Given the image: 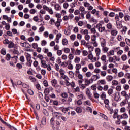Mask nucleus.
<instances>
[{"label":"nucleus","instance_id":"obj_27","mask_svg":"<svg viewBox=\"0 0 130 130\" xmlns=\"http://www.w3.org/2000/svg\"><path fill=\"white\" fill-rule=\"evenodd\" d=\"M79 11H80L81 13H84V14H87V12L85 11V7H84L83 6L80 7Z\"/></svg>","mask_w":130,"mask_h":130},{"label":"nucleus","instance_id":"obj_46","mask_svg":"<svg viewBox=\"0 0 130 130\" xmlns=\"http://www.w3.org/2000/svg\"><path fill=\"white\" fill-rule=\"evenodd\" d=\"M117 39L118 41H122L123 40V37L121 35H118Z\"/></svg>","mask_w":130,"mask_h":130},{"label":"nucleus","instance_id":"obj_59","mask_svg":"<svg viewBox=\"0 0 130 130\" xmlns=\"http://www.w3.org/2000/svg\"><path fill=\"white\" fill-rule=\"evenodd\" d=\"M82 55L83 56H87V55H88V51L86 50H83L82 51Z\"/></svg>","mask_w":130,"mask_h":130},{"label":"nucleus","instance_id":"obj_61","mask_svg":"<svg viewBox=\"0 0 130 130\" xmlns=\"http://www.w3.org/2000/svg\"><path fill=\"white\" fill-rule=\"evenodd\" d=\"M50 122H51V124L52 125H53H53H54V123H55V122H54V117H53L51 119V120H50Z\"/></svg>","mask_w":130,"mask_h":130},{"label":"nucleus","instance_id":"obj_3","mask_svg":"<svg viewBox=\"0 0 130 130\" xmlns=\"http://www.w3.org/2000/svg\"><path fill=\"white\" fill-rule=\"evenodd\" d=\"M26 59L28 62L27 63V66L31 67V66H32V60H31V55L30 54L27 53Z\"/></svg>","mask_w":130,"mask_h":130},{"label":"nucleus","instance_id":"obj_17","mask_svg":"<svg viewBox=\"0 0 130 130\" xmlns=\"http://www.w3.org/2000/svg\"><path fill=\"white\" fill-rule=\"evenodd\" d=\"M121 118H123V119H127L128 118V114L126 113H124L121 115Z\"/></svg>","mask_w":130,"mask_h":130},{"label":"nucleus","instance_id":"obj_20","mask_svg":"<svg viewBox=\"0 0 130 130\" xmlns=\"http://www.w3.org/2000/svg\"><path fill=\"white\" fill-rule=\"evenodd\" d=\"M114 92V91H113V89L112 88H109L107 91V93L109 96L113 95Z\"/></svg>","mask_w":130,"mask_h":130},{"label":"nucleus","instance_id":"obj_35","mask_svg":"<svg viewBox=\"0 0 130 130\" xmlns=\"http://www.w3.org/2000/svg\"><path fill=\"white\" fill-rule=\"evenodd\" d=\"M59 73L61 75V77L64 76V74H66V71H64V70L63 69H60L59 70Z\"/></svg>","mask_w":130,"mask_h":130},{"label":"nucleus","instance_id":"obj_39","mask_svg":"<svg viewBox=\"0 0 130 130\" xmlns=\"http://www.w3.org/2000/svg\"><path fill=\"white\" fill-rule=\"evenodd\" d=\"M86 86H88L87 85V84H80V85H79V87H80V89H81V90H84V89H86Z\"/></svg>","mask_w":130,"mask_h":130},{"label":"nucleus","instance_id":"obj_62","mask_svg":"<svg viewBox=\"0 0 130 130\" xmlns=\"http://www.w3.org/2000/svg\"><path fill=\"white\" fill-rule=\"evenodd\" d=\"M62 19L63 21H69V20H70L69 16L68 15L64 16Z\"/></svg>","mask_w":130,"mask_h":130},{"label":"nucleus","instance_id":"obj_58","mask_svg":"<svg viewBox=\"0 0 130 130\" xmlns=\"http://www.w3.org/2000/svg\"><path fill=\"white\" fill-rule=\"evenodd\" d=\"M76 111L77 113H82V109L80 107H78L76 108Z\"/></svg>","mask_w":130,"mask_h":130},{"label":"nucleus","instance_id":"obj_34","mask_svg":"<svg viewBox=\"0 0 130 130\" xmlns=\"http://www.w3.org/2000/svg\"><path fill=\"white\" fill-rule=\"evenodd\" d=\"M112 86H117L118 85V81L117 80H113L111 82Z\"/></svg>","mask_w":130,"mask_h":130},{"label":"nucleus","instance_id":"obj_13","mask_svg":"<svg viewBox=\"0 0 130 130\" xmlns=\"http://www.w3.org/2000/svg\"><path fill=\"white\" fill-rule=\"evenodd\" d=\"M13 47H14V48H17L18 46L17 45H15V44L12 42H10L8 45V48H12Z\"/></svg>","mask_w":130,"mask_h":130},{"label":"nucleus","instance_id":"obj_40","mask_svg":"<svg viewBox=\"0 0 130 130\" xmlns=\"http://www.w3.org/2000/svg\"><path fill=\"white\" fill-rule=\"evenodd\" d=\"M60 96L62 97V98H68V93L62 92L61 93Z\"/></svg>","mask_w":130,"mask_h":130},{"label":"nucleus","instance_id":"obj_37","mask_svg":"<svg viewBox=\"0 0 130 130\" xmlns=\"http://www.w3.org/2000/svg\"><path fill=\"white\" fill-rule=\"evenodd\" d=\"M41 104H42V105H43V106L44 107H46L47 106V103L43 100L41 101Z\"/></svg>","mask_w":130,"mask_h":130},{"label":"nucleus","instance_id":"obj_57","mask_svg":"<svg viewBox=\"0 0 130 130\" xmlns=\"http://www.w3.org/2000/svg\"><path fill=\"white\" fill-rule=\"evenodd\" d=\"M121 90V86L117 85L116 87V91H117L118 92H119V91H120Z\"/></svg>","mask_w":130,"mask_h":130},{"label":"nucleus","instance_id":"obj_51","mask_svg":"<svg viewBox=\"0 0 130 130\" xmlns=\"http://www.w3.org/2000/svg\"><path fill=\"white\" fill-rule=\"evenodd\" d=\"M68 58L70 59V60L74 59V55H73L72 53L69 54L68 55Z\"/></svg>","mask_w":130,"mask_h":130},{"label":"nucleus","instance_id":"obj_32","mask_svg":"<svg viewBox=\"0 0 130 130\" xmlns=\"http://www.w3.org/2000/svg\"><path fill=\"white\" fill-rule=\"evenodd\" d=\"M124 19L126 22H128V21H130V16L127 14H125L124 17Z\"/></svg>","mask_w":130,"mask_h":130},{"label":"nucleus","instance_id":"obj_43","mask_svg":"<svg viewBox=\"0 0 130 130\" xmlns=\"http://www.w3.org/2000/svg\"><path fill=\"white\" fill-rule=\"evenodd\" d=\"M5 29L6 30H7V31H9V30L11 29V26L10 25V23H7L5 25Z\"/></svg>","mask_w":130,"mask_h":130},{"label":"nucleus","instance_id":"obj_8","mask_svg":"<svg viewBox=\"0 0 130 130\" xmlns=\"http://www.w3.org/2000/svg\"><path fill=\"white\" fill-rule=\"evenodd\" d=\"M104 103L105 104V107L107 109H110V106H109V100L106 99L104 100Z\"/></svg>","mask_w":130,"mask_h":130},{"label":"nucleus","instance_id":"obj_14","mask_svg":"<svg viewBox=\"0 0 130 130\" xmlns=\"http://www.w3.org/2000/svg\"><path fill=\"white\" fill-rule=\"evenodd\" d=\"M128 102V100L125 99L120 103V106H125L126 104H127Z\"/></svg>","mask_w":130,"mask_h":130},{"label":"nucleus","instance_id":"obj_11","mask_svg":"<svg viewBox=\"0 0 130 130\" xmlns=\"http://www.w3.org/2000/svg\"><path fill=\"white\" fill-rule=\"evenodd\" d=\"M47 55L48 57L50 58V60H52V61H54L55 59L54 57L52 56V53L49 52L48 53H47Z\"/></svg>","mask_w":130,"mask_h":130},{"label":"nucleus","instance_id":"obj_52","mask_svg":"<svg viewBox=\"0 0 130 130\" xmlns=\"http://www.w3.org/2000/svg\"><path fill=\"white\" fill-rule=\"evenodd\" d=\"M106 27L107 28V29H112V24L111 23H108L107 24Z\"/></svg>","mask_w":130,"mask_h":130},{"label":"nucleus","instance_id":"obj_49","mask_svg":"<svg viewBox=\"0 0 130 130\" xmlns=\"http://www.w3.org/2000/svg\"><path fill=\"white\" fill-rule=\"evenodd\" d=\"M70 39L72 41H74L76 39V35L73 34L70 36Z\"/></svg>","mask_w":130,"mask_h":130},{"label":"nucleus","instance_id":"obj_55","mask_svg":"<svg viewBox=\"0 0 130 130\" xmlns=\"http://www.w3.org/2000/svg\"><path fill=\"white\" fill-rule=\"evenodd\" d=\"M75 55H81V50L77 49L75 53Z\"/></svg>","mask_w":130,"mask_h":130},{"label":"nucleus","instance_id":"obj_60","mask_svg":"<svg viewBox=\"0 0 130 130\" xmlns=\"http://www.w3.org/2000/svg\"><path fill=\"white\" fill-rule=\"evenodd\" d=\"M70 51L71 50H70V49H69L68 48H64V52H65L66 53H70Z\"/></svg>","mask_w":130,"mask_h":130},{"label":"nucleus","instance_id":"obj_50","mask_svg":"<svg viewBox=\"0 0 130 130\" xmlns=\"http://www.w3.org/2000/svg\"><path fill=\"white\" fill-rule=\"evenodd\" d=\"M44 69H47L49 72L51 71V66L50 64H47L45 67H44Z\"/></svg>","mask_w":130,"mask_h":130},{"label":"nucleus","instance_id":"obj_31","mask_svg":"<svg viewBox=\"0 0 130 130\" xmlns=\"http://www.w3.org/2000/svg\"><path fill=\"white\" fill-rule=\"evenodd\" d=\"M51 84L53 87H55L56 85H57V80L53 79L51 81Z\"/></svg>","mask_w":130,"mask_h":130},{"label":"nucleus","instance_id":"obj_41","mask_svg":"<svg viewBox=\"0 0 130 130\" xmlns=\"http://www.w3.org/2000/svg\"><path fill=\"white\" fill-rule=\"evenodd\" d=\"M62 43L63 45H67L68 43V40L67 39H63L62 40Z\"/></svg>","mask_w":130,"mask_h":130},{"label":"nucleus","instance_id":"obj_48","mask_svg":"<svg viewBox=\"0 0 130 130\" xmlns=\"http://www.w3.org/2000/svg\"><path fill=\"white\" fill-rule=\"evenodd\" d=\"M32 47L34 49H36L37 48V47H38V44L36 43H34L32 44Z\"/></svg>","mask_w":130,"mask_h":130},{"label":"nucleus","instance_id":"obj_21","mask_svg":"<svg viewBox=\"0 0 130 130\" xmlns=\"http://www.w3.org/2000/svg\"><path fill=\"white\" fill-rule=\"evenodd\" d=\"M62 21V20H61V19L58 18L57 21L55 23V26L56 27H59V26H60V23H61Z\"/></svg>","mask_w":130,"mask_h":130},{"label":"nucleus","instance_id":"obj_44","mask_svg":"<svg viewBox=\"0 0 130 130\" xmlns=\"http://www.w3.org/2000/svg\"><path fill=\"white\" fill-rule=\"evenodd\" d=\"M42 46H45L47 44V42L45 40H42L41 42Z\"/></svg>","mask_w":130,"mask_h":130},{"label":"nucleus","instance_id":"obj_47","mask_svg":"<svg viewBox=\"0 0 130 130\" xmlns=\"http://www.w3.org/2000/svg\"><path fill=\"white\" fill-rule=\"evenodd\" d=\"M90 31L92 34H96V33H97V30H96V29L94 27L90 29Z\"/></svg>","mask_w":130,"mask_h":130},{"label":"nucleus","instance_id":"obj_53","mask_svg":"<svg viewBox=\"0 0 130 130\" xmlns=\"http://www.w3.org/2000/svg\"><path fill=\"white\" fill-rule=\"evenodd\" d=\"M13 53L14 54H17V55H19V54H20L19 51H18V49H13Z\"/></svg>","mask_w":130,"mask_h":130},{"label":"nucleus","instance_id":"obj_2","mask_svg":"<svg viewBox=\"0 0 130 130\" xmlns=\"http://www.w3.org/2000/svg\"><path fill=\"white\" fill-rule=\"evenodd\" d=\"M87 57L90 60H91V62H95V61H97V57H94L92 53L89 54Z\"/></svg>","mask_w":130,"mask_h":130},{"label":"nucleus","instance_id":"obj_10","mask_svg":"<svg viewBox=\"0 0 130 130\" xmlns=\"http://www.w3.org/2000/svg\"><path fill=\"white\" fill-rule=\"evenodd\" d=\"M21 46L22 47H25V48H29L30 45L28 43H20Z\"/></svg>","mask_w":130,"mask_h":130},{"label":"nucleus","instance_id":"obj_22","mask_svg":"<svg viewBox=\"0 0 130 130\" xmlns=\"http://www.w3.org/2000/svg\"><path fill=\"white\" fill-rule=\"evenodd\" d=\"M108 50H109V48L106 47V46H104V47H102V51L105 53H107Z\"/></svg>","mask_w":130,"mask_h":130},{"label":"nucleus","instance_id":"obj_54","mask_svg":"<svg viewBox=\"0 0 130 130\" xmlns=\"http://www.w3.org/2000/svg\"><path fill=\"white\" fill-rule=\"evenodd\" d=\"M109 88V86L108 85H105L103 88L104 91H108V88Z\"/></svg>","mask_w":130,"mask_h":130},{"label":"nucleus","instance_id":"obj_28","mask_svg":"<svg viewBox=\"0 0 130 130\" xmlns=\"http://www.w3.org/2000/svg\"><path fill=\"white\" fill-rule=\"evenodd\" d=\"M80 61H81V58H80V57L78 56L75 57L74 59V62L75 63H79Z\"/></svg>","mask_w":130,"mask_h":130},{"label":"nucleus","instance_id":"obj_19","mask_svg":"<svg viewBox=\"0 0 130 130\" xmlns=\"http://www.w3.org/2000/svg\"><path fill=\"white\" fill-rule=\"evenodd\" d=\"M77 99L82 100V99H84V95L83 93H81L78 94L77 95Z\"/></svg>","mask_w":130,"mask_h":130},{"label":"nucleus","instance_id":"obj_12","mask_svg":"<svg viewBox=\"0 0 130 130\" xmlns=\"http://www.w3.org/2000/svg\"><path fill=\"white\" fill-rule=\"evenodd\" d=\"M116 27L117 29H121L122 28V24H121V22L119 21V20L116 21Z\"/></svg>","mask_w":130,"mask_h":130},{"label":"nucleus","instance_id":"obj_25","mask_svg":"<svg viewBox=\"0 0 130 130\" xmlns=\"http://www.w3.org/2000/svg\"><path fill=\"white\" fill-rule=\"evenodd\" d=\"M54 8L56 11H60V10H61V7L59 4L55 5Z\"/></svg>","mask_w":130,"mask_h":130},{"label":"nucleus","instance_id":"obj_18","mask_svg":"<svg viewBox=\"0 0 130 130\" xmlns=\"http://www.w3.org/2000/svg\"><path fill=\"white\" fill-rule=\"evenodd\" d=\"M41 123L42 125H43V126L46 125V118H45V117H43L42 118Z\"/></svg>","mask_w":130,"mask_h":130},{"label":"nucleus","instance_id":"obj_42","mask_svg":"<svg viewBox=\"0 0 130 130\" xmlns=\"http://www.w3.org/2000/svg\"><path fill=\"white\" fill-rule=\"evenodd\" d=\"M121 59H122V60H123V61H125V60H126V59H127V56L125 54L122 55Z\"/></svg>","mask_w":130,"mask_h":130},{"label":"nucleus","instance_id":"obj_5","mask_svg":"<svg viewBox=\"0 0 130 130\" xmlns=\"http://www.w3.org/2000/svg\"><path fill=\"white\" fill-rule=\"evenodd\" d=\"M121 95L123 97H124L125 99H128V98L129 97V95L127 94V92L125 90H123L121 92Z\"/></svg>","mask_w":130,"mask_h":130},{"label":"nucleus","instance_id":"obj_23","mask_svg":"<svg viewBox=\"0 0 130 130\" xmlns=\"http://www.w3.org/2000/svg\"><path fill=\"white\" fill-rule=\"evenodd\" d=\"M41 67H42V68H45V67H46V66L47 65V64H46V61L45 60H41Z\"/></svg>","mask_w":130,"mask_h":130},{"label":"nucleus","instance_id":"obj_24","mask_svg":"<svg viewBox=\"0 0 130 130\" xmlns=\"http://www.w3.org/2000/svg\"><path fill=\"white\" fill-rule=\"evenodd\" d=\"M101 45L102 47H103L104 46H106V41L104 38L102 39V42L101 43Z\"/></svg>","mask_w":130,"mask_h":130},{"label":"nucleus","instance_id":"obj_29","mask_svg":"<svg viewBox=\"0 0 130 130\" xmlns=\"http://www.w3.org/2000/svg\"><path fill=\"white\" fill-rule=\"evenodd\" d=\"M85 77L86 78H91L92 77V72L88 71L85 73Z\"/></svg>","mask_w":130,"mask_h":130},{"label":"nucleus","instance_id":"obj_16","mask_svg":"<svg viewBox=\"0 0 130 130\" xmlns=\"http://www.w3.org/2000/svg\"><path fill=\"white\" fill-rule=\"evenodd\" d=\"M108 61L109 62H113L114 61V58L115 59H116V58H117V57H116V56H114V57H108Z\"/></svg>","mask_w":130,"mask_h":130},{"label":"nucleus","instance_id":"obj_4","mask_svg":"<svg viewBox=\"0 0 130 130\" xmlns=\"http://www.w3.org/2000/svg\"><path fill=\"white\" fill-rule=\"evenodd\" d=\"M52 114L53 116H55V117H56L58 119H60L61 116H62V114L59 112H53Z\"/></svg>","mask_w":130,"mask_h":130},{"label":"nucleus","instance_id":"obj_30","mask_svg":"<svg viewBox=\"0 0 130 130\" xmlns=\"http://www.w3.org/2000/svg\"><path fill=\"white\" fill-rule=\"evenodd\" d=\"M113 79V77H112V76L111 75H108L106 77V80L108 82H111Z\"/></svg>","mask_w":130,"mask_h":130},{"label":"nucleus","instance_id":"obj_64","mask_svg":"<svg viewBox=\"0 0 130 130\" xmlns=\"http://www.w3.org/2000/svg\"><path fill=\"white\" fill-rule=\"evenodd\" d=\"M43 9L45 10V11H48V10H49V7H48V6H47L46 5H43Z\"/></svg>","mask_w":130,"mask_h":130},{"label":"nucleus","instance_id":"obj_33","mask_svg":"<svg viewBox=\"0 0 130 130\" xmlns=\"http://www.w3.org/2000/svg\"><path fill=\"white\" fill-rule=\"evenodd\" d=\"M98 83H100L101 85H106V81H105V79H102V80H99Z\"/></svg>","mask_w":130,"mask_h":130},{"label":"nucleus","instance_id":"obj_1","mask_svg":"<svg viewBox=\"0 0 130 130\" xmlns=\"http://www.w3.org/2000/svg\"><path fill=\"white\" fill-rule=\"evenodd\" d=\"M95 27L100 33H102V32H104V31H105V27L103 26L101 23L96 24Z\"/></svg>","mask_w":130,"mask_h":130},{"label":"nucleus","instance_id":"obj_9","mask_svg":"<svg viewBox=\"0 0 130 130\" xmlns=\"http://www.w3.org/2000/svg\"><path fill=\"white\" fill-rule=\"evenodd\" d=\"M86 94L89 99H90V100H92V94H91L89 88L86 89Z\"/></svg>","mask_w":130,"mask_h":130},{"label":"nucleus","instance_id":"obj_7","mask_svg":"<svg viewBox=\"0 0 130 130\" xmlns=\"http://www.w3.org/2000/svg\"><path fill=\"white\" fill-rule=\"evenodd\" d=\"M113 55H114V50H111L109 51H107V56L108 57H109L110 56H113Z\"/></svg>","mask_w":130,"mask_h":130},{"label":"nucleus","instance_id":"obj_56","mask_svg":"<svg viewBox=\"0 0 130 130\" xmlns=\"http://www.w3.org/2000/svg\"><path fill=\"white\" fill-rule=\"evenodd\" d=\"M88 68L89 70H94V64L92 63H89L88 64Z\"/></svg>","mask_w":130,"mask_h":130},{"label":"nucleus","instance_id":"obj_38","mask_svg":"<svg viewBox=\"0 0 130 130\" xmlns=\"http://www.w3.org/2000/svg\"><path fill=\"white\" fill-rule=\"evenodd\" d=\"M81 33L83 35H88V30L87 29H82L81 31Z\"/></svg>","mask_w":130,"mask_h":130},{"label":"nucleus","instance_id":"obj_6","mask_svg":"<svg viewBox=\"0 0 130 130\" xmlns=\"http://www.w3.org/2000/svg\"><path fill=\"white\" fill-rule=\"evenodd\" d=\"M95 52L96 57H98V58L99 59L100 54H101V49H100V48H96L95 50Z\"/></svg>","mask_w":130,"mask_h":130},{"label":"nucleus","instance_id":"obj_45","mask_svg":"<svg viewBox=\"0 0 130 130\" xmlns=\"http://www.w3.org/2000/svg\"><path fill=\"white\" fill-rule=\"evenodd\" d=\"M81 68H82V65L81 64L77 63L76 64V70H80Z\"/></svg>","mask_w":130,"mask_h":130},{"label":"nucleus","instance_id":"obj_15","mask_svg":"<svg viewBox=\"0 0 130 130\" xmlns=\"http://www.w3.org/2000/svg\"><path fill=\"white\" fill-rule=\"evenodd\" d=\"M118 33V31L116 29H112L111 30V34L112 36H116Z\"/></svg>","mask_w":130,"mask_h":130},{"label":"nucleus","instance_id":"obj_36","mask_svg":"<svg viewBox=\"0 0 130 130\" xmlns=\"http://www.w3.org/2000/svg\"><path fill=\"white\" fill-rule=\"evenodd\" d=\"M107 57L105 55H103L101 57V60H102L103 62H106Z\"/></svg>","mask_w":130,"mask_h":130},{"label":"nucleus","instance_id":"obj_63","mask_svg":"<svg viewBox=\"0 0 130 130\" xmlns=\"http://www.w3.org/2000/svg\"><path fill=\"white\" fill-rule=\"evenodd\" d=\"M29 13L30 14H31L32 15H34V14H35V13H36V10L35 9H31L29 11Z\"/></svg>","mask_w":130,"mask_h":130},{"label":"nucleus","instance_id":"obj_26","mask_svg":"<svg viewBox=\"0 0 130 130\" xmlns=\"http://www.w3.org/2000/svg\"><path fill=\"white\" fill-rule=\"evenodd\" d=\"M81 44L82 45H84V46H86V47H88L89 46V43H86V41L85 40H81Z\"/></svg>","mask_w":130,"mask_h":130}]
</instances>
